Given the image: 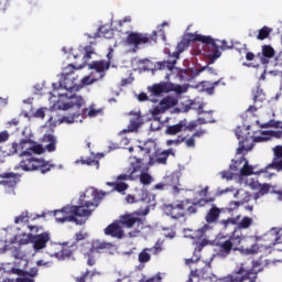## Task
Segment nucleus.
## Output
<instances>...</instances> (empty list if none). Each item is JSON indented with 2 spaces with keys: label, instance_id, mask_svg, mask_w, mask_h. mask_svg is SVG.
I'll list each match as a JSON object with an SVG mask.
<instances>
[{
  "label": "nucleus",
  "instance_id": "nucleus-1",
  "mask_svg": "<svg viewBox=\"0 0 282 282\" xmlns=\"http://www.w3.org/2000/svg\"><path fill=\"white\" fill-rule=\"evenodd\" d=\"M105 192L95 191L91 193V199L85 200L79 206H69L54 212V217L57 224H65L73 221L77 226H83L87 223V219L91 217V213L100 206V202L105 199Z\"/></svg>",
  "mask_w": 282,
  "mask_h": 282
},
{
  "label": "nucleus",
  "instance_id": "nucleus-2",
  "mask_svg": "<svg viewBox=\"0 0 282 282\" xmlns=\"http://www.w3.org/2000/svg\"><path fill=\"white\" fill-rule=\"evenodd\" d=\"M188 41H198L199 43H203V45H207V56L210 61V63H215L217 58L221 57V51L220 50H230L228 46V42L226 40L219 41L213 39L210 35H202V34H193L189 33Z\"/></svg>",
  "mask_w": 282,
  "mask_h": 282
},
{
  "label": "nucleus",
  "instance_id": "nucleus-3",
  "mask_svg": "<svg viewBox=\"0 0 282 282\" xmlns=\"http://www.w3.org/2000/svg\"><path fill=\"white\" fill-rule=\"evenodd\" d=\"M89 248V241L82 243L80 252L87 258V265H96V257L94 254H113L116 246L112 242L102 240H94Z\"/></svg>",
  "mask_w": 282,
  "mask_h": 282
},
{
  "label": "nucleus",
  "instance_id": "nucleus-4",
  "mask_svg": "<svg viewBox=\"0 0 282 282\" xmlns=\"http://www.w3.org/2000/svg\"><path fill=\"white\" fill-rule=\"evenodd\" d=\"M20 158H22V160L20 161L19 167L22 171H40L42 175H45V173H50V171L54 169V164L50 163V161L34 158L32 152L29 151H22Z\"/></svg>",
  "mask_w": 282,
  "mask_h": 282
},
{
  "label": "nucleus",
  "instance_id": "nucleus-5",
  "mask_svg": "<svg viewBox=\"0 0 282 282\" xmlns=\"http://www.w3.org/2000/svg\"><path fill=\"white\" fill-rule=\"evenodd\" d=\"M59 98H66L68 100L58 105V109H62V111H67L68 109H73V107L77 109V111L72 116H64L62 118V122H66V124H74L82 113L80 108L85 105V99H83V96L74 93L59 94Z\"/></svg>",
  "mask_w": 282,
  "mask_h": 282
},
{
  "label": "nucleus",
  "instance_id": "nucleus-6",
  "mask_svg": "<svg viewBox=\"0 0 282 282\" xmlns=\"http://www.w3.org/2000/svg\"><path fill=\"white\" fill-rule=\"evenodd\" d=\"M43 142H47L48 144L43 148V144L26 139L20 142V147L22 151H28L31 154L34 153V155H43V153H45V149L48 153H54V151H56V137H54V134H44Z\"/></svg>",
  "mask_w": 282,
  "mask_h": 282
},
{
  "label": "nucleus",
  "instance_id": "nucleus-7",
  "mask_svg": "<svg viewBox=\"0 0 282 282\" xmlns=\"http://www.w3.org/2000/svg\"><path fill=\"white\" fill-rule=\"evenodd\" d=\"M158 31H153L152 34L140 33V32H129L126 37V44L129 47H133V52H138L141 45H151V43H156Z\"/></svg>",
  "mask_w": 282,
  "mask_h": 282
},
{
  "label": "nucleus",
  "instance_id": "nucleus-8",
  "mask_svg": "<svg viewBox=\"0 0 282 282\" xmlns=\"http://www.w3.org/2000/svg\"><path fill=\"white\" fill-rule=\"evenodd\" d=\"M50 232L45 231L40 235L23 234L22 238L19 240L20 246H28V243H33L34 250H43L50 242Z\"/></svg>",
  "mask_w": 282,
  "mask_h": 282
},
{
  "label": "nucleus",
  "instance_id": "nucleus-9",
  "mask_svg": "<svg viewBox=\"0 0 282 282\" xmlns=\"http://www.w3.org/2000/svg\"><path fill=\"white\" fill-rule=\"evenodd\" d=\"M257 282V272L246 270L241 267L239 270L234 271L231 274L224 278V282Z\"/></svg>",
  "mask_w": 282,
  "mask_h": 282
},
{
  "label": "nucleus",
  "instance_id": "nucleus-10",
  "mask_svg": "<svg viewBox=\"0 0 282 282\" xmlns=\"http://www.w3.org/2000/svg\"><path fill=\"white\" fill-rule=\"evenodd\" d=\"M186 204L188 200H177V203L164 205L163 210L172 219H182L186 217Z\"/></svg>",
  "mask_w": 282,
  "mask_h": 282
},
{
  "label": "nucleus",
  "instance_id": "nucleus-11",
  "mask_svg": "<svg viewBox=\"0 0 282 282\" xmlns=\"http://www.w3.org/2000/svg\"><path fill=\"white\" fill-rule=\"evenodd\" d=\"M120 226L123 228H133L135 225L139 228L134 232L140 234V230L144 229V218H140L138 214H126L120 216L118 220Z\"/></svg>",
  "mask_w": 282,
  "mask_h": 282
},
{
  "label": "nucleus",
  "instance_id": "nucleus-12",
  "mask_svg": "<svg viewBox=\"0 0 282 282\" xmlns=\"http://www.w3.org/2000/svg\"><path fill=\"white\" fill-rule=\"evenodd\" d=\"M175 158V151L173 149L167 150H155L152 155H150L148 166H155V164L166 165L169 162V156Z\"/></svg>",
  "mask_w": 282,
  "mask_h": 282
},
{
  "label": "nucleus",
  "instance_id": "nucleus-13",
  "mask_svg": "<svg viewBox=\"0 0 282 282\" xmlns=\"http://www.w3.org/2000/svg\"><path fill=\"white\" fill-rule=\"evenodd\" d=\"M272 127L274 129H280V130H278V131H275V130L260 131V135H268L269 140H272V138H275L276 140H282V122L281 121L270 120L260 126L261 129H270Z\"/></svg>",
  "mask_w": 282,
  "mask_h": 282
},
{
  "label": "nucleus",
  "instance_id": "nucleus-14",
  "mask_svg": "<svg viewBox=\"0 0 282 282\" xmlns=\"http://www.w3.org/2000/svg\"><path fill=\"white\" fill-rule=\"evenodd\" d=\"M77 250L78 248L76 243L63 242L59 245V252L53 254H56V259H58V261H65V259H72L74 257V252H77Z\"/></svg>",
  "mask_w": 282,
  "mask_h": 282
},
{
  "label": "nucleus",
  "instance_id": "nucleus-15",
  "mask_svg": "<svg viewBox=\"0 0 282 282\" xmlns=\"http://www.w3.org/2000/svg\"><path fill=\"white\" fill-rule=\"evenodd\" d=\"M106 237H112V239H124V230L120 226L119 220H115L104 229Z\"/></svg>",
  "mask_w": 282,
  "mask_h": 282
},
{
  "label": "nucleus",
  "instance_id": "nucleus-16",
  "mask_svg": "<svg viewBox=\"0 0 282 282\" xmlns=\"http://www.w3.org/2000/svg\"><path fill=\"white\" fill-rule=\"evenodd\" d=\"M19 181V174L17 173L4 172L0 174V186H4V188H14Z\"/></svg>",
  "mask_w": 282,
  "mask_h": 282
},
{
  "label": "nucleus",
  "instance_id": "nucleus-17",
  "mask_svg": "<svg viewBox=\"0 0 282 282\" xmlns=\"http://www.w3.org/2000/svg\"><path fill=\"white\" fill-rule=\"evenodd\" d=\"M149 91L152 96H162V94H170V91L173 89V84L167 82H161L159 84H154L150 86Z\"/></svg>",
  "mask_w": 282,
  "mask_h": 282
},
{
  "label": "nucleus",
  "instance_id": "nucleus-18",
  "mask_svg": "<svg viewBox=\"0 0 282 282\" xmlns=\"http://www.w3.org/2000/svg\"><path fill=\"white\" fill-rule=\"evenodd\" d=\"M232 251H235V249H232V245L228 240L216 243V257L219 259H227Z\"/></svg>",
  "mask_w": 282,
  "mask_h": 282
},
{
  "label": "nucleus",
  "instance_id": "nucleus-19",
  "mask_svg": "<svg viewBox=\"0 0 282 282\" xmlns=\"http://www.w3.org/2000/svg\"><path fill=\"white\" fill-rule=\"evenodd\" d=\"M59 87L62 89H66V91H78V76H62Z\"/></svg>",
  "mask_w": 282,
  "mask_h": 282
},
{
  "label": "nucleus",
  "instance_id": "nucleus-20",
  "mask_svg": "<svg viewBox=\"0 0 282 282\" xmlns=\"http://www.w3.org/2000/svg\"><path fill=\"white\" fill-rule=\"evenodd\" d=\"M274 158L272 162L267 165V169H273V171H282V145H276L273 149Z\"/></svg>",
  "mask_w": 282,
  "mask_h": 282
},
{
  "label": "nucleus",
  "instance_id": "nucleus-21",
  "mask_svg": "<svg viewBox=\"0 0 282 282\" xmlns=\"http://www.w3.org/2000/svg\"><path fill=\"white\" fill-rule=\"evenodd\" d=\"M140 171L139 165L131 164V166L127 170V173L124 174H119L116 180L118 182H127V181H133L135 180V173Z\"/></svg>",
  "mask_w": 282,
  "mask_h": 282
},
{
  "label": "nucleus",
  "instance_id": "nucleus-22",
  "mask_svg": "<svg viewBox=\"0 0 282 282\" xmlns=\"http://www.w3.org/2000/svg\"><path fill=\"white\" fill-rule=\"evenodd\" d=\"M89 67L90 69H95L98 74H105V72L111 67V62L105 59L94 61Z\"/></svg>",
  "mask_w": 282,
  "mask_h": 282
},
{
  "label": "nucleus",
  "instance_id": "nucleus-23",
  "mask_svg": "<svg viewBox=\"0 0 282 282\" xmlns=\"http://www.w3.org/2000/svg\"><path fill=\"white\" fill-rule=\"evenodd\" d=\"M220 216L221 209L217 206H213L205 216V221L207 224H217L219 221Z\"/></svg>",
  "mask_w": 282,
  "mask_h": 282
},
{
  "label": "nucleus",
  "instance_id": "nucleus-24",
  "mask_svg": "<svg viewBox=\"0 0 282 282\" xmlns=\"http://www.w3.org/2000/svg\"><path fill=\"white\" fill-rule=\"evenodd\" d=\"M186 127V119L180 121V123L167 126L165 129V135H177V133H182Z\"/></svg>",
  "mask_w": 282,
  "mask_h": 282
},
{
  "label": "nucleus",
  "instance_id": "nucleus-25",
  "mask_svg": "<svg viewBox=\"0 0 282 282\" xmlns=\"http://www.w3.org/2000/svg\"><path fill=\"white\" fill-rule=\"evenodd\" d=\"M251 197L252 196L250 195V193L245 192V197L241 200L229 202L228 206H227L228 213H232L234 210H237V208H239V206H243V204H248V202H250Z\"/></svg>",
  "mask_w": 282,
  "mask_h": 282
},
{
  "label": "nucleus",
  "instance_id": "nucleus-26",
  "mask_svg": "<svg viewBox=\"0 0 282 282\" xmlns=\"http://www.w3.org/2000/svg\"><path fill=\"white\" fill-rule=\"evenodd\" d=\"M227 241L230 242L234 252H237V251H239V250H243V247L241 246V242L243 241V236L237 235V232H234V234L227 239Z\"/></svg>",
  "mask_w": 282,
  "mask_h": 282
},
{
  "label": "nucleus",
  "instance_id": "nucleus-27",
  "mask_svg": "<svg viewBox=\"0 0 282 282\" xmlns=\"http://www.w3.org/2000/svg\"><path fill=\"white\" fill-rule=\"evenodd\" d=\"M113 31L106 26H100L96 33L87 34L88 39H111Z\"/></svg>",
  "mask_w": 282,
  "mask_h": 282
},
{
  "label": "nucleus",
  "instance_id": "nucleus-28",
  "mask_svg": "<svg viewBox=\"0 0 282 282\" xmlns=\"http://www.w3.org/2000/svg\"><path fill=\"white\" fill-rule=\"evenodd\" d=\"M133 118L130 120V123L128 126L129 131H138L140 129V126L142 124V113L140 112H131Z\"/></svg>",
  "mask_w": 282,
  "mask_h": 282
},
{
  "label": "nucleus",
  "instance_id": "nucleus-29",
  "mask_svg": "<svg viewBox=\"0 0 282 282\" xmlns=\"http://www.w3.org/2000/svg\"><path fill=\"white\" fill-rule=\"evenodd\" d=\"M271 74L274 76H282V52H280L273 61V69Z\"/></svg>",
  "mask_w": 282,
  "mask_h": 282
},
{
  "label": "nucleus",
  "instance_id": "nucleus-30",
  "mask_svg": "<svg viewBox=\"0 0 282 282\" xmlns=\"http://www.w3.org/2000/svg\"><path fill=\"white\" fill-rule=\"evenodd\" d=\"M262 56L261 63L262 65H268L269 61L268 58H272L274 56V48L270 45L262 46Z\"/></svg>",
  "mask_w": 282,
  "mask_h": 282
},
{
  "label": "nucleus",
  "instance_id": "nucleus-31",
  "mask_svg": "<svg viewBox=\"0 0 282 282\" xmlns=\"http://www.w3.org/2000/svg\"><path fill=\"white\" fill-rule=\"evenodd\" d=\"M175 105H177V99H175L174 97H171V96L164 97L160 101V107H162L163 111L171 109V107H175Z\"/></svg>",
  "mask_w": 282,
  "mask_h": 282
},
{
  "label": "nucleus",
  "instance_id": "nucleus-32",
  "mask_svg": "<svg viewBox=\"0 0 282 282\" xmlns=\"http://www.w3.org/2000/svg\"><path fill=\"white\" fill-rule=\"evenodd\" d=\"M107 186H111L113 191H117L121 195H124V191L129 188V184L122 182H108Z\"/></svg>",
  "mask_w": 282,
  "mask_h": 282
},
{
  "label": "nucleus",
  "instance_id": "nucleus-33",
  "mask_svg": "<svg viewBox=\"0 0 282 282\" xmlns=\"http://www.w3.org/2000/svg\"><path fill=\"white\" fill-rule=\"evenodd\" d=\"M87 237H89V234H87L83 230L75 234L73 243H75L77 246V248L79 249V252H80V248H83V243H84L80 241H85V239H87Z\"/></svg>",
  "mask_w": 282,
  "mask_h": 282
},
{
  "label": "nucleus",
  "instance_id": "nucleus-34",
  "mask_svg": "<svg viewBox=\"0 0 282 282\" xmlns=\"http://www.w3.org/2000/svg\"><path fill=\"white\" fill-rule=\"evenodd\" d=\"M253 220L251 217L245 216L242 219L236 224L238 230H248L252 226Z\"/></svg>",
  "mask_w": 282,
  "mask_h": 282
},
{
  "label": "nucleus",
  "instance_id": "nucleus-35",
  "mask_svg": "<svg viewBox=\"0 0 282 282\" xmlns=\"http://www.w3.org/2000/svg\"><path fill=\"white\" fill-rule=\"evenodd\" d=\"M270 34H272V28L263 26L258 31L257 40L265 41V39H270Z\"/></svg>",
  "mask_w": 282,
  "mask_h": 282
},
{
  "label": "nucleus",
  "instance_id": "nucleus-36",
  "mask_svg": "<svg viewBox=\"0 0 282 282\" xmlns=\"http://www.w3.org/2000/svg\"><path fill=\"white\" fill-rule=\"evenodd\" d=\"M248 142H250L248 138H245V139L242 138L239 141V148L237 149L238 155H241L243 151H252V144L248 145Z\"/></svg>",
  "mask_w": 282,
  "mask_h": 282
},
{
  "label": "nucleus",
  "instance_id": "nucleus-37",
  "mask_svg": "<svg viewBox=\"0 0 282 282\" xmlns=\"http://www.w3.org/2000/svg\"><path fill=\"white\" fill-rule=\"evenodd\" d=\"M78 69H83V66L76 67L74 64H68L62 73V76H78L75 72H78Z\"/></svg>",
  "mask_w": 282,
  "mask_h": 282
},
{
  "label": "nucleus",
  "instance_id": "nucleus-38",
  "mask_svg": "<svg viewBox=\"0 0 282 282\" xmlns=\"http://www.w3.org/2000/svg\"><path fill=\"white\" fill-rule=\"evenodd\" d=\"M175 65H177V61L174 59L172 62H159L156 63V67L158 69H169L170 72H173V69H175Z\"/></svg>",
  "mask_w": 282,
  "mask_h": 282
},
{
  "label": "nucleus",
  "instance_id": "nucleus-39",
  "mask_svg": "<svg viewBox=\"0 0 282 282\" xmlns=\"http://www.w3.org/2000/svg\"><path fill=\"white\" fill-rule=\"evenodd\" d=\"M14 274H24V276H30L31 279H34V276L39 275V269L36 267L31 268L30 271L24 272L21 269H13Z\"/></svg>",
  "mask_w": 282,
  "mask_h": 282
},
{
  "label": "nucleus",
  "instance_id": "nucleus-40",
  "mask_svg": "<svg viewBox=\"0 0 282 282\" xmlns=\"http://www.w3.org/2000/svg\"><path fill=\"white\" fill-rule=\"evenodd\" d=\"M183 202H187L185 206V215H196L197 204L192 203L191 198L183 199Z\"/></svg>",
  "mask_w": 282,
  "mask_h": 282
},
{
  "label": "nucleus",
  "instance_id": "nucleus-41",
  "mask_svg": "<svg viewBox=\"0 0 282 282\" xmlns=\"http://www.w3.org/2000/svg\"><path fill=\"white\" fill-rule=\"evenodd\" d=\"M141 151H145V153H151V151H158V143L153 139H149L144 147H140Z\"/></svg>",
  "mask_w": 282,
  "mask_h": 282
},
{
  "label": "nucleus",
  "instance_id": "nucleus-42",
  "mask_svg": "<svg viewBox=\"0 0 282 282\" xmlns=\"http://www.w3.org/2000/svg\"><path fill=\"white\" fill-rule=\"evenodd\" d=\"M252 94L254 102H263V100H265V93H263V89H261V87H257L256 89H253Z\"/></svg>",
  "mask_w": 282,
  "mask_h": 282
},
{
  "label": "nucleus",
  "instance_id": "nucleus-43",
  "mask_svg": "<svg viewBox=\"0 0 282 282\" xmlns=\"http://www.w3.org/2000/svg\"><path fill=\"white\" fill-rule=\"evenodd\" d=\"M186 141V137L178 135L176 139H170L166 141V147H180V144H183V142Z\"/></svg>",
  "mask_w": 282,
  "mask_h": 282
},
{
  "label": "nucleus",
  "instance_id": "nucleus-44",
  "mask_svg": "<svg viewBox=\"0 0 282 282\" xmlns=\"http://www.w3.org/2000/svg\"><path fill=\"white\" fill-rule=\"evenodd\" d=\"M61 252V245L58 243H52L48 249L46 250V253L51 257H54L56 259V254Z\"/></svg>",
  "mask_w": 282,
  "mask_h": 282
},
{
  "label": "nucleus",
  "instance_id": "nucleus-45",
  "mask_svg": "<svg viewBox=\"0 0 282 282\" xmlns=\"http://www.w3.org/2000/svg\"><path fill=\"white\" fill-rule=\"evenodd\" d=\"M240 217L241 216H237L236 218L224 219V220H220L219 224L224 228H228V226H237V221H239Z\"/></svg>",
  "mask_w": 282,
  "mask_h": 282
},
{
  "label": "nucleus",
  "instance_id": "nucleus-46",
  "mask_svg": "<svg viewBox=\"0 0 282 282\" xmlns=\"http://www.w3.org/2000/svg\"><path fill=\"white\" fill-rule=\"evenodd\" d=\"M140 182L143 184V186H149V184L153 182V176L147 172H143L140 174Z\"/></svg>",
  "mask_w": 282,
  "mask_h": 282
},
{
  "label": "nucleus",
  "instance_id": "nucleus-47",
  "mask_svg": "<svg viewBox=\"0 0 282 282\" xmlns=\"http://www.w3.org/2000/svg\"><path fill=\"white\" fill-rule=\"evenodd\" d=\"M148 250L150 249H143L139 253V263H149V261H151V254L147 252Z\"/></svg>",
  "mask_w": 282,
  "mask_h": 282
},
{
  "label": "nucleus",
  "instance_id": "nucleus-48",
  "mask_svg": "<svg viewBox=\"0 0 282 282\" xmlns=\"http://www.w3.org/2000/svg\"><path fill=\"white\" fill-rule=\"evenodd\" d=\"M30 221V216L28 215V212H22L20 216L15 217L14 224H25Z\"/></svg>",
  "mask_w": 282,
  "mask_h": 282
},
{
  "label": "nucleus",
  "instance_id": "nucleus-49",
  "mask_svg": "<svg viewBox=\"0 0 282 282\" xmlns=\"http://www.w3.org/2000/svg\"><path fill=\"white\" fill-rule=\"evenodd\" d=\"M206 230H208V225L195 231L193 239H204L206 237Z\"/></svg>",
  "mask_w": 282,
  "mask_h": 282
},
{
  "label": "nucleus",
  "instance_id": "nucleus-50",
  "mask_svg": "<svg viewBox=\"0 0 282 282\" xmlns=\"http://www.w3.org/2000/svg\"><path fill=\"white\" fill-rule=\"evenodd\" d=\"M197 127H199L198 123H197V120L191 121L188 123V120L185 119L184 131L193 132V131H195V129H197Z\"/></svg>",
  "mask_w": 282,
  "mask_h": 282
},
{
  "label": "nucleus",
  "instance_id": "nucleus-51",
  "mask_svg": "<svg viewBox=\"0 0 282 282\" xmlns=\"http://www.w3.org/2000/svg\"><path fill=\"white\" fill-rule=\"evenodd\" d=\"M164 109L162 108V106H156L151 110V116L155 119V120H160V116L161 113H164Z\"/></svg>",
  "mask_w": 282,
  "mask_h": 282
},
{
  "label": "nucleus",
  "instance_id": "nucleus-52",
  "mask_svg": "<svg viewBox=\"0 0 282 282\" xmlns=\"http://www.w3.org/2000/svg\"><path fill=\"white\" fill-rule=\"evenodd\" d=\"M91 54H95L94 46L87 45L84 47V59L89 61L91 58Z\"/></svg>",
  "mask_w": 282,
  "mask_h": 282
},
{
  "label": "nucleus",
  "instance_id": "nucleus-53",
  "mask_svg": "<svg viewBox=\"0 0 282 282\" xmlns=\"http://www.w3.org/2000/svg\"><path fill=\"white\" fill-rule=\"evenodd\" d=\"M240 175L242 176L252 175V165H248V161H246V164L241 167Z\"/></svg>",
  "mask_w": 282,
  "mask_h": 282
},
{
  "label": "nucleus",
  "instance_id": "nucleus-54",
  "mask_svg": "<svg viewBox=\"0 0 282 282\" xmlns=\"http://www.w3.org/2000/svg\"><path fill=\"white\" fill-rule=\"evenodd\" d=\"M139 195L141 196L139 198V202H145L147 204H151V194L147 191H140Z\"/></svg>",
  "mask_w": 282,
  "mask_h": 282
},
{
  "label": "nucleus",
  "instance_id": "nucleus-55",
  "mask_svg": "<svg viewBox=\"0 0 282 282\" xmlns=\"http://www.w3.org/2000/svg\"><path fill=\"white\" fill-rule=\"evenodd\" d=\"M94 83H96L95 79H91L90 76H86V77H84V78L80 80V83L78 84V86H79V89H80V87H87V85H94Z\"/></svg>",
  "mask_w": 282,
  "mask_h": 282
},
{
  "label": "nucleus",
  "instance_id": "nucleus-56",
  "mask_svg": "<svg viewBox=\"0 0 282 282\" xmlns=\"http://www.w3.org/2000/svg\"><path fill=\"white\" fill-rule=\"evenodd\" d=\"M87 279H89V270H86L85 272H82L80 275H77L74 278L75 282H87Z\"/></svg>",
  "mask_w": 282,
  "mask_h": 282
},
{
  "label": "nucleus",
  "instance_id": "nucleus-57",
  "mask_svg": "<svg viewBox=\"0 0 282 282\" xmlns=\"http://www.w3.org/2000/svg\"><path fill=\"white\" fill-rule=\"evenodd\" d=\"M18 151H19V143L13 142L11 143V148L7 152V155H17Z\"/></svg>",
  "mask_w": 282,
  "mask_h": 282
},
{
  "label": "nucleus",
  "instance_id": "nucleus-58",
  "mask_svg": "<svg viewBox=\"0 0 282 282\" xmlns=\"http://www.w3.org/2000/svg\"><path fill=\"white\" fill-rule=\"evenodd\" d=\"M10 140V132L8 130H3L0 132V144H3V142H8Z\"/></svg>",
  "mask_w": 282,
  "mask_h": 282
},
{
  "label": "nucleus",
  "instance_id": "nucleus-59",
  "mask_svg": "<svg viewBox=\"0 0 282 282\" xmlns=\"http://www.w3.org/2000/svg\"><path fill=\"white\" fill-rule=\"evenodd\" d=\"M250 138H251L252 142H268V140H270L269 137L264 135V134H261L258 137L252 135Z\"/></svg>",
  "mask_w": 282,
  "mask_h": 282
},
{
  "label": "nucleus",
  "instance_id": "nucleus-60",
  "mask_svg": "<svg viewBox=\"0 0 282 282\" xmlns=\"http://www.w3.org/2000/svg\"><path fill=\"white\" fill-rule=\"evenodd\" d=\"M185 147L187 148V149H195V137H193V134L191 135V138L189 139H186L185 138Z\"/></svg>",
  "mask_w": 282,
  "mask_h": 282
},
{
  "label": "nucleus",
  "instance_id": "nucleus-61",
  "mask_svg": "<svg viewBox=\"0 0 282 282\" xmlns=\"http://www.w3.org/2000/svg\"><path fill=\"white\" fill-rule=\"evenodd\" d=\"M206 133H208V130L206 129H198L197 131H195L192 135L193 138H204V135H206Z\"/></svg>",
  "mask_w": 282,
  "mask_h": 282
},
{
  "label": "nucleus",
  "instance_id": "nucleus-62",
  "mask_svg": "<svg viewBox=\"0 0 282 282\" xmlns=\"http://www.w3.org/2000/svg\"><path fill=\"white\" fill-rule=\"evenodd\" d=\"M150 250L153 251V254H160L162 252V242H156L155 246H153Z\"/></svg>",
  "mask_w": 282,
  "mask_h": 282
},
{
  "label": "nucleus",
  "instance_id": "nucleus-63",
  "mask_svg": "<svg viewBox=\"0 0 282 282\" xmlns=\"http://www.w3.org/2000/svg\"><path fill=\"white\" fill-rule=\"evenodd\" d=\"M186 47H188V43H186V42H180V43L176 45V51L182 54V52H184V50H186Z\"/></svg>",
  "mask_w": 282,
  "mask_h": 282
},
{
  "label": "nucleus",
  "instance_id": "nucleus-64",
  "mask_svg": "<svg viewBox=\"0 0 282 282\" xmlns=\"http://www.w3.org/2000/svg\"><path fill=\"white\" fill-rule=\"evenodd\" d=\"M15 282H34V278H28V275H24L22 278H17Z\"/></svg>",
  "mask_w": 282,
  "mask_h": 282
}]
</instances>
